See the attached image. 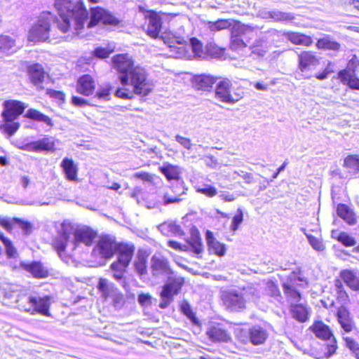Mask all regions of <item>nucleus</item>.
<instances>
[{"mask_svg":"<svg viewBox=\"0 0 359 359\" xmlns=\"http://www.w3.org/2000/svg\"><path fill=\"white\" fill-rule=\"evenodd\" d=\"M54 6L59 18L55 19L51 13L43 12L29 32V41L36 43L59 38L51 27V22L57 25L62 33L74 30L75 34H79L84 28L88 13L83 0H55Z\"/></svg>","mask_w":359,"mask_h":359,"instance_id":"obj_1","label":"nucleus"},{"mask_svg":"<svg viewBox=\"0 0 359 359\" xmlns=\"http://www.w3.org/2000/svg\"><path fill=\"white\" fill-rule=\"evenodd\" d=\"M112 66L119 73L118 79L121 84L115 91L117 97L133 100L135 95L144 97L154 88L148 79L145 69L134 65L132 57L128 54H118L112 57Z\"/></svg>","mask_w":359,"mask_h":359,"instance_id":"obj_2","label":"nucleus"},{"mask_svg":"<svg viewBox=\"0 0 359 359\" xmlns=\"http://www.w3.org/2000/svg\"><path fill=\"white\" fill-rule=\"evenodd\" d=\"M96 233L88 226L74 228L68 221H64L58 230L54 247L61 257L62 253L71 255L81 245L90 246Z\"/></svg>","mask_w":359,"mask_h":359,"instance_id":"obj_3","label":"nucleus"},{"mask_svg":"<svg viewBox=\"0 0 359 359\" xmlns=\"http://www.w3.org/2000/svg\"><path fill=\"white\" fill-rule=\"evenodd\" d=\"M259 290L252 284L242 287H233L222 292L221 299L225 308L231 311H240L246 307L248 302L259 297Z\"/></svg>","mask_w":359,"mask_h":359,"instance_id":"obj_4","label":"nucleus"},{"mask_svg":"<svg viewBox=\"0 0 359 359\" xmlns=\"http://www.w3.org/2000/svg\"><path fill=\"white\" fill-rule=\"evenodd\" d=\"M358 67L359 60L355 55H353L348 62L346 68L339 72V79L351 88L359 90V79L355 76Z\"/></svg>","mask_w":359,"mask_h":359,"instance_id":"obj_5","label":"nucleus"},{"mask_svg":"<svg viewBox=\"0 0 359 359\" xmlns=\"http://www.w3.org/2000/svg\"><path fill=\"white\" fill-rule=\"evenodd\" d=\"M116 245L112 237L109 236H102L93 248L92 254L94 257L109 259L116 252Z\"/></svg>","mask_w":359,"mask_h":359,"instance_id":"obj_6","label":"nucleus"},{"mask_svg":"<svg viewBox=\"0 0 359 359\" xmlns=\"http://www.w3.org/2000/svg\"><path fill=\"white\" fill-rule=\"evenodd\" d=\"M256 29V27H252L248 25L242 24L241 22H236L233 26L231 32V49L238 50L239 48L246 46L242 36L252 34Z\"/></svg>","mask_w":359,"mask_h":359,"instance_id":"obj_7","label":"nucleus"},{"mask_svg":"<svg viewBox=\"0 0 359 359\" xmlns=\"http://www.w3.org/2000/svg\"><path fill=\"white\" fill-rule=\"evenodd\" d=\"M99 22L104 25H116L119 20L111 13L100 7L93 8L90 10V21L87 27L91 28L97 25Z\"/></svg>","mask_w":359,"mask_h":359,"instance_id":"obj_8","label":"nucleus"},{"mask_svg":"<svg viewBox=\"0 0 359 359\" xmlns=\"http://www.w3.org/2000/svg\"><path fill=\"white\" fill-rule=\"evenodd\" d=\"M231 83L229 79H225L219 81L215 90L216 97L222 102L230 104L238 102L242 95L236 93H231Z\"/></svg>","mask_w":359,"mask_h":359,"instance_id":"obj_9","label":"nucleus"},{"mask_svg":"<svg viewBox=\"0 0 359 359\" xmlns=\"http://www.w3.org/2000/svg\"><path fill=\"white\" fill-rule=\"evenodd\" d=\"M319 63L320 59L312 51H302L298 54V69L304 78H309L310 76L306 73Z\"/></svg>","mask_w":359,"mask_h":359,"instance_id":"obj_10","label":"nucleus"},{"mask_svg":"<svg viewBox=\"0 0 359 359\" xmlns=\"http://www.w3.org/2000/svg\"><path fill=\"white\" fill-rule=\"evenodd\" d=\"M29 307H25L24 310L30 314L39 313L43 316H49L50 297L29 296L28 297Z\"/></svg>","mask_w":359,"mask_h":359,"instance_id":"obj_11","label":"nucleus"},{"mask_svg":"<svg viewBox=\"0 0 359 359\" xmlns=\"http://www.w3.org/2000/svg\"><path fill=\"white\" fill-rule=\"evenodd\" d=\"M4 109L1 115L6 122L15 120L27 107L25 103L17 100H6L4 102Z\"/></svg>","mask_w":359,"mask_h":359,"instance_id":"obj_12","label":"nucleus"},{"mask_svg":"<svg viewBox=\"0 0 359 359\" xmlns=\"http://www.w3.org/2000/svg\"><path fill=\"white\" fill-rule=\"evenodd\" d=\"M151 271L154 276H168L172 273L168 259L161 255H154L151 260Z\"/></svg>","mask_w":359,"mask_h":359,"instance_id":"obj_13","label":"nucleus"},{"mask_svg":"<svg viewBox=\"0 0 359 359\" xmlns=\"http://www.w3.org/2000/svg\"><path fill=\"white\" fill-rule=\"evenodd\" d=\"M293 278H295V275H293ZM294 282L295 278H290L283 285L284 292L291 305L297 304L301 299L299 292L295 289Z\"/></svg>","mask_w":359,"mask_h":359,"instance_id":"obj_14","label":"nucleus"},{"mask_svg":"<svg viewBox=\"0 0 359 359\" xmlns=\"http://www.w3.org/2000/svg\"><path fill=\"white\" fill-rule=\"evenodd\" d=\"M116 251L118 258L123 263L129 264L134 255L135 246L132 243H121L116 245Z\"/></svg>","mask_w":359,"mask_h":359,"instance_id":"obj_15","label":"nucleus"},{"mask_svg":"<svg viewBox=\"0 0 359 359\" xmlns=\"http://www.w3.org/2000/svg\"><path fill=\"white\" fill-rule=\"evenodd\" d=\"M268 338L267 331L258 325L253 326L249 330L250 341L255 346L262 344Z\"/></svg>","mask_w":359,"mask_h":359,"instance_id":"obj_16","label":"nucleus"},{"mask_svg":"<svg viewBox=\"0 0 359 359\" xmlns=\"http://www.w3.org/2000/svg\"><path fill=\"white\" fill-rule=\"evenodd\" d=\"M95 89V82L93 78L88 74L79 78L77 83V91L84 95H91Z\"/></svg>","mask_w":359,"mask_h":359,"instance_id":"obj_17","label":"nucleus"},{"mask_svg":"<svg viewBox=\"0 0 359 359\" xmlns=\"http://www.w3.org/2000/svg\"><path fill=\"white\" fill-rule=\"evenodd\" d=\"M161 29V19L156 13H151L148 18L147 34L152 38H157Z\"/></svg>","mask_w":359,"mask_h":359,"instance_id":"obj_18","label":"nucleus"},{"mask_svg":"<svg viewBox=\"0 0 359 359\" xmlns=\"http://www.w3.org/2000/svg\"><path fill=\"white\" fill-rule=\"evenodd\" d=\"M60 166L64 171L66 178L69 181H77L78 168L72 158H63Z\"/></svg>","mask_w":359,"mask_h":359,"instance_id":"obj_19","label":"nucleus"},{"mask_svg":"<svg viewBox=\"0 0 359 359\" xmlns=\"http://www.w3.org/2000/svg\"><path fill=\"white\" fill-rule=\"evenodd\" d=\"M337 318L339 323L345 332H350L354 328V323L349 318L348 311L343 306L340 307L337 311Z\"/></svg>","mask_w":359,"mask_h":359,"instance_id":"obj_20","label":"nucleus"},{"mask_svg":"<svg viewBox=\"0 0 359 359\" xmlns=\"http://www.w3.org/2000/svg\"><path fill=\"white\" fill-rule=\"evenodd\" d=\"M22 265L25 270L31 273L35 278H45L48 274V270L41 262H34L31 264H22Z\"/></svg>","mask_w":359,"mask_h":359,"instance_id":"obj_21","label":"nucleus"},{"mask_svg":"<svg viewBox=\"0 0 359 359\" xmlns=\"http://www.w3.org/2000/svg\"><path fill=\"white\" fill-rule=\"evenodd\" d=\"M206 240L208 245L209 250L218 255L223 256L226 252V248L224 244L216 241L211 231L206 232Z\"/></svg>","mask_w":359,"mask_h":359,"instance_id":"obj_22","label":"nucleus"},{"mask_svg":"<svg viewBox=\"0 0 359 359\" xmlns=\"http://www.w3.org/2000/svg\"><path fill=\"white\" fill-rule=\"evenodd\" d=\"M215 82V78L210 75H198L194 79V86L197 90H209Z\"/></svg>","mask_w":359,"mask_h":359,"instance_id":"obj_23","label":"nucleus"},{"mask_svg":"<svg viewBox=\"0 0 359 359\" xmlns=\"http://www.w3.org/2000/svg\"><path fill=\"white\" fill-rule=\"evenodd\" d=\"M312 330L316 336L323 340H330L333 338V334L329 326L323 322H316L312 326Z\"/></svg>","mask_w":359,"mask_h":359,"instance_id":"obj_24","label":"nucleus"},{"mask_svg":"<svg viewBox=\"0 0 359 359\" xmlns=\"http://www.w3.org/2000/svg\"><path fill=\"white\" fill-rule=\"evenodd\" d=\"M340 278L352 290H359V278L353 271L348 269L341 271Z\"/></svg>","mask_w":359,"mask_h":359,"instance_id":"obj_25","label":"nucleus"},{"mask_svg":"<svg viewBox=\"0 0 359 359\" xmlns=\"http://www.w3.org/2000/svg\"><path fill=\"white\" fill-rule=\"evenodd\" d=\"M285 35L294 44L309 46L313 42L311 36L298 32H287Z\"/></svg>","mask_w":359,"mask_h":359,"instance_id":"obj_26","label":"nucleus"},{"mask_svg":"<svg viewBox=\"0 0 359 359\" xmlns=\"http://www.w3.org/2000/svg\"><path fill=\"white\" fill-rule=\"evenodd\" d=\"M28 73L32 82L34 85L41 84L44 78V72L42 66L39 64H34L28 68Z\"/></svg>","mask_w":359,"mask_h":359,"instance_id":"obj_27","label":"nucleus"},{"mask_svg":"<svg viewBox=\"0 0 359 359\" xmlns=\"http://www.w3.org/2000/svg\"><path fill=\"white\" fill-rule=\"evenodd\" d=\"M207 334L214 341H227L230 339L226 330L219 326L210 327Z\"/></svg>","mask_w":359,"mask_h":359,"instance_id":"obj_28","label":"nucleus"},{"mask_svg":"<svg viewBox=\"0 0 359 359\" xmlns=\"http://www.w3.org/2000/svg\"><path fill=\"white\" fill-rule=\"evenodd\" d=\"M337 215L348 224H354L356 219L353 212L345 204H339L337 208Z\"/></svg>","mask_w":359,"mask_h":359,"instance_id":"obj_29","label":"nucleus"},{"mask_svg":"<svg viewBox=\"0 0 359 359\" xmlns=\"http://www.w3.org/2000/svg\"><path fill=\"white\" fill-rule=\"evenodd\" d=\"M97 288L101 292L102 297L105 299L112 297L116 290L114 285L109 283L105 278L100 279Z\"/></svg>","mask_w":359,"mask_h":359,"instance_id":"obj_30","label":"nucleus"},{"mask_svg":"<svg viewBox=\"0 0 359 359\" xmlns=\"http://www.w3.org/2000/svg\"><path fill=\"white\" fill-rule=\"evenodd\" d=\"M292 316L300 322H305L308 319L309 312L307 308L302 304L291 305Z\"/></svg>","mask_w":359,"mask_h":359,"instance_id":"obj_31","label":"nucleus"},{"mask_svg":"<svg viewBox=\"0 0 359 359\" xmlns=\"http://www.w3.org/2000/svg\"><path fill=\"white\" fill-rule=\"evenodd\" d=\"M25 116L36 121L45 123L50 126H53L52 121L48 116L34 109H28Z\"/></svg>","mask_w":359,"mask_h":359,"instance_id":"obj_32","label":"nucleus"},{"mask_svg":"<svg viewBox=\"0 0 359 359\" xmlns=\"http://www.w3.org/2000/svg\"><path fill=\"white\" fill-rule=\"evenodd\" d=\"M161 172L169 180H177L180 175V168L177 165L168 164L160 168Z\"/></svg>","mask_w":359,"mask_h":359,"instance_id":"obj_33","label":"nucleus"},{"mask_svg":"<svg viewBox=\"0 0 359 359\" xmlns=\"http://www.w3.org/2000/svg\"><path fill=\"white\" fill-rule=\"evenodd\" d=\"M344 166L351 174H357L359 172V156H348L344 160Z\"/></svg>","mask_w":359,"mask_h":359,"instance_id":"obj_34","label":"nucleus"},{"mask_svg":"<svg viewBox=\"0 0 359 359\" xmlns=\"http://www.w3.org/2000/svg\"><path fill=\"white\" fill-rule=\"evenodd\" d=\"M232 22L233 21L229 19H219L215 22L208 21L206 25L211 32H215L230 27L232 25Z\"/></svg>","mask_w":359,"mask_h":359,"instance_id":"obj_35","label":"nucleus"},{"mask_svg":"<svg viewBox=\"0 0 359 359\" xmlns=\"http://www.w3.org/2000/svg\"><path fill=\"white\" fill-rule=\"evenodd\" d=\"M158 195L161 198V201H159V203L164 205H168L170 203H180L182 200V198L179 196L170 194L165 188H163L159 190Z\"/></svg>","mask_w":359,"mask_h":359,"instance_id":"obj_36","label":"nucleus"},{"mask_svg":"<svg viewBox=\"0 0 359 359\" xmlns=\"http://www.w3.org/2000/svg\"><path fill=\"white\" fill-rule=\"evenodd\" d=\"M37 151L54 150V139L51 137H46L35 141Z\"/></svg>","mask_w":359,"mask_h":359,"instance_id":"obj_37","label":"nucleus"},{"mask_svg":"<svg viewBox=\"0 0 359 359\" xmlns=\"http://www.w3.org/2000/svg\"><path fill=\"white\" fill-rule=\"evenodd\" d=\"M189 246L195 254H200L203 251L201 239L198 233H192L191 236L188 241Z\"/></svg>","mask_w":359,"mask_h":359,"instance_id":"obj_38","label":"nucleus"},{"mask_svg":"<svg viewBox=\"0 0 359 359\" xmlns=\"http://www.w3.org/2000/svg\"><path fill=\"white\" fill-rule=\"evenodd\" d=\"M334 286L337 294V299L341 304H346L348 302V295L344 290V287L339 279L334 281Z\"/></svg>","mask_w":359,"mask_h":359,"instance_id":"obj_39","label":"nucleus"},{"mask_svg":"<svg viewBox=\"0 0 359 359\" xmlns=\"http://www.w3.org/2000/svg\"><path fill=\"white\" fill-rule=\"evenodd\" d=\"M316 46L318 48H325L333 50H337L340 48V44L339 43L327 37L319 39L317 41Z\"/></svg>","mask_w":359,"mask_h":359,"instance_id":"obj_40","label":"nucleus"},{"mask_svg":"<svg viewBox=\"0 0 359 359\" xmlns=\"http://www.w3.org/2000/svg\"><path fill=\"white\" fill-rule=\"evenodd\" d=\"M0 240L4 243L6 248V253L8 258H15L18 256L16 248L13 246L12 242L6 238L3 234H0Z\"/></svg>","mask_w":359,"mask_h":359,"instance_id":"obj_41","label":"nucleus"},{"mask_svg":"<svg viewBox=\"0 0 359 359\" xmlns=\"http://www.w3.org/2000/svg\"><path fill=\"white\" fill-rule=\"evenodd\" d=\"M15 46V40L6 35L0 36V50L4 53L9 52Z\"/></svg>","mask_w":359,"mask_h":359,"instance_id":"obj_42","label":"nucleus"},{"mask_svg":"<svg viewBox=\"0 0 359 359\" xmlns=\"http://www.w3.org/2000/svg\"><path fill=\"white\" fill-rule=\"evenodd\" d=\"M304 234L306 235L310 245L312 246V248L319 252H322L325 250V247L323 244L321 238L316 237L311 233H308L305 231L304 229Z\"/></svg>","mask_w":359,"mask_h":359,"instance_id":"obj_43","label":"nucleus"},{"mask_svg":"<svg viewBox=\"0 0 359 359\" xmlns=\"http://www.w3.org/2000/svg\"><path fill=\"white\" fill-rule=\"evenodd\" d=\"M135 268L140 276H144L147 273V257L144 255H138L137 259L135 262Z\"/></svg>","mask_w":359,"mask_h":359,"instance_id":"obj_44","label":"nucleus"},{"mask_svg":"<svg viewBox=\"0 0 359 359\" xmlns=\"http://www.w3.org/2000/svg\"><path fill=\"white\" fill-rule=\"evenodd\" d=\"M184 284V279L180 276L170 277L166 285L177 294Z\"/></svg>","mask_w":359,"mask_h":359,"instance_id":"obj_45","label":"nucleus"},{"mask_svg":"<svg viewBox=\"0 0 359 359\" xmlns=\"http://www.w3.org/2000/svg\"><path fill=\"white\" fill-rule=\"evenodd\" d=\"M252 53L257 55L258 56H264L267 51V46L264 43L262 40L257 41L250 47Z\"/></svg>","mask_w":359,"mask_h":359,"instance_id":"obj_46","label":"nucleus"},{"mask_svg":"<svg viewBox=\"0 0 359 359\" xmlns=\"http://www.w3.org/2000/svg\"><path fill=\"white\" fill-rule=\"evenodd\" d=\"M262 17L264 18H271L276 21H281L287 18V14L279 11H272L264 13Z\"/></svg>","mask_w":359,"mask_h":359,"instance_id":"obj_47","label":"nucleus"},{"mask_svg":"<svg viewBox=\"0 0 359 359\" xmlns=\"http://www.w3.org/2000/svg\"><path fill=\"white\" fill-rule=\"evenodd\" d=\"M111 88L109 84L102 86L96 93V97L102 100H109Z\"/></svg>","mask_w":359,"mask_h":359,"instance_id":"obj_48","label":"nucleus"},{"mask_svg":"<svg viewBox=\"0 0 359 359\" xmlns=\"http://www.w3.org/2000/svg\"><path fill=\"white\" fill-rule=\"evenodd\" d=\"M190 46L191 49L196 57H202L203 55V44L196 38H191L190 39Z\"/></svg>","mask_w":359,"mask_h":359,"instance_id":"obj_49","label":"nucleus"},{"mask_svg":"<svg viewBox=\"0 0 359 359\" xmlns=\"http://www.w3.org/2000/svg\"><path fill=\"white\" fill-rule=\"evenodd\" d=\"M266 292L269 295L274 297L276 299H280V292L277 285L273 282H268L266 287Z\"/></svg>","mask_w":359,"mask_h":359,"instance_id":"obj_50","label":"nucleus"},{"mask_svg":"<svg viewBox=\"0 0 359 359\" xmlns=\"http://www.w3.org/2000/svg\"><path fill=\"white\" fill-rule=\"evenodd\" d=\"M336 238L339 242L347 247L353 246L356 243L354 238L345 232L339 233Z\"/></svg>","mask_w":359,"mask_h":359,"instance_id":"obj_51","label":"nucleus"},{"mask_svg":"<svg viewBox=\"0 0 359 359\" xmlns=\"http://www.w3.org/2000/svg\"><path fill=\"white\" fill-rule=\"evenodd\" d=\"M196 191L210 198L214 197L217 194V189L209 184H205L204 187L197 188Z\"/></svg>","mask_w":359,"mask_h":359,"instance_id":"obj_52","label":"nucleus"},{"mask_svg":"<svg viewBox=\"0 0 359 359\" xmlns=\"http://www.w3.org/2000/svg\"><path fill=\"white\" fill-rule=\"evenodd\" d=\"M346 346L355 354L357 359H359V344L353 339L346 337H344Z\"/></svg>","mask_w":359,"mask_h":359,"instance_id":"obj_53","label":"nucleus"},{"mask_svg":"<svg viewBox=\"0 0 359 359\" xmlns=\"http://www.w3.org/2000/svg\"><path fill=\"white\" fill-rule=\"evenodd\" d=\"M243 219V211L241 208H238L237 210V214L234 215L232 219V223L231 225V229L233 231H236L239 225L242 223Z\"/></svg>","mask_w":359,"mask_h":359,"instance_id":"obj_54","label":"nucleus"},{"mask_svg":"<svg viewBox=\"0 0 359 359\" xmlns=\"http://www.w3.org/2000/svg\"><path fill=\"white\" fill-rule=\"evenodd\" d=\"M134 177L141 179L142 180L149 182L151 184H155V180L158 179V177H156L154 175L145 172H135Z\"/></svg>","mask_w":359,"mask_h":359,"instance_id":"obj_55","label":"nucleus"},{"mask_svg":"<svg viewBox=\"0 0 359 359\" xmlns=\"http://www.w3.org/2000/svg\"><path fill=\"white\" fill-rule=\"evenodd\" d=\"M114 51V47H108L107 48L98 47L93 51L94 55L100 58L107 57L111 53Z\"/></svg>","mask_w":359,"mask_h":359,"instance_id":"obj_56","label":"nucleus"},{"mask_svg":"<svg viewBox=\"0 0 359 359\" xmlns=\"http://www.w3.org/2000/svg\"><path fill=\"white\" fill-rule=\"evenodd\" d=\"M16 218L12 219L8 218H0V225L6 231L11 232L13 227L15 226Z\"/></svg>","mask_w":359,"mask_h":359,"instance_id":"obj_57","label":"nucleus"},{"mask_svg":"<svg viewBox=\"0 0 359 359\" xmlns=\"http://www.w3.org/2000/svg\"><path fill=\"white\" fill-rule=\"evenodd\" d=\"M15 226L20 228L25 234L29 235L32 232V226L31 223L20 220L16 218Z\"/></svg>","mask_w":359,"mask_h":359,"instance_id":"obj_58","label":"nucleus"},{"mask_svg":"<svg viewBox=\"0 0 359 359\" xmlns=\"http://www.w3.org/2000/svg\"><path fill=\"white\" fill-rule=\"evenodd\" d=\"M330 343L327 344L326 345V348H325L327 350V352L325 353V357L327 358L331 357L333 354H334V353L336 352V350L337 348V341H336L335 339L333 337L332 339H330Z\"/></svg>","mask_w":359,"mask_h":359,"instance_id":"obj_59","label":"nucleus"},{"mask_svg":"<svg viewBox=\"0 0 359 359\" xmlns=\"http://www.w3.org/2000/svg\"><path fill=\"white\" fill-rule=\"evenodd\" d=\"M3 127L9 135H13L18 130L20 124L17 122H7L3 126Z\"/></svg>","mask_w":359,"mask_h":359,"instance_id":"obj_60","label":"nucleus"},{"mask_svg":"<svg viewBox=\"0 0 359 359\" xmlns=\"http://www.w3.org/2000/svg\"><path fill=\"white\" fill-rule=\"evenodd\" d=\"M177 294L170 287L169 285L165 284L161 292V297L163 299L172 300V297Z\"/></svg>","mask_w":359,"mask_h":359,"instance_id":"obj_61","label":"nucleus"},{"mask_svg":"<svg viewBox=\"0 0 359 359\" xmlns=\"http://www.w3.org/2000/svg\"><path fill=\"white\" fill-rule=\"evenodd\" d=\"M165 227L169 229L170 231H171L174 234L181 235L182 233V230L181 229V227L179 225L176 224L175 223H170L168 224H163L161 226V229H165Z\"/></svg>","mask_w":359,"mask_h":359,"instance_id":"obj_62","label":"nucleus"},{"mask_svg":"<svg viewBox=\"0 0 359 359\" xmlns=\"http://www.w3.org/2000/svg\"><path fill=\"white\" fill-rule=\"evenodd\" d=\"M137 300L142 306H148L151 304V297L148 294H140Z\"/></svg>","mask_w":359,"mask_h":359,"instance_id":"obj_63","label":"nucleus"},{"mask_svg":"<svg viewBox=\"0 0 359 359\" xmlns=\"http://www.w3.org/2000/svg\"><path fill=\"white\" fill-rule=\"evenodd\" d=\"M175 140L180 143L182 147L187 149H190L191 148L192 144L190 139L182 137L180 135H177L175 136Z\"/></svg>","mask_w":359,"mask_h":359,"instance_id":"obj_64","label":"nucleus"}]
</instances>
